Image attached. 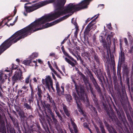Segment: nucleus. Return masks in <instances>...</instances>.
<instances>
[{"label": "nucleus", "instance_id": "c85d7f7f", "mask_svg": "<svg viewBox=\"0 0 133 133\" xmlns=\"http://www.w3.org/2000/svg\"><path fill=\"white\" fill-rule=\"evenodd\" d=\"M42 91L41 89L38 87V88L37 94H42Z\"/></svg>", "mask_w": 133, "mask_h": 133}, {"label": "nucleus", "instance_id": "4be33fe9", "mask_svg": "<svg viewBox=\"0 0 133 133\" xmlns=\"http://www.w3.org/2000/svg\"><path fill=\"white\" fill-rule=\"evenodd\" d=\"M82 55L84 56L88 57L90 56V54L87 52H84L82 53Z\"/></svg>", "mask_w": 133, "mask_h": 133}, {"label": "nucleus", "instance_id": "774afa93", "mask_svg": "<svg viewBox=\"0 0 133 133\" xmlns=\"http://www.w3.org/2000/svg\"><path fill=\"white\" fill-rule=\"evenodd\" d=\"M70 131L71 132V133H74L73 132V131H71L70 130Z\"/></svg>", "mask_w": 133, "mask_h": 133}, {"label": "nucleus", "instance_id": "6e6552de", "mask_svg": "<svg viewBox=\"0 0 133 133\" xmlns=\"http://www.w3.org/2000/svg\"><path fill=\"white\" fill-rule=\"evenodd\" d=\"M74 96L76 100V103L77 104L78 108V109L79 111V112H82L83 111L81 108L80 105L81 104V103L80 101V99L77 96L76 94H74Z\"/></svg>", "mask_w": 133, "mask_h": 133}, {"label": "nucleus", "instance_id": "aec40b11", "mask_svg": "<svg viewBox=\"0 0 133 133\" xmlns=\"http://www.w3.org/2000/svg\"><path fill=\"white\" fill-rule=\"evenodd\" d=\"M42 94H38V96L39 97V100L37 99V103L38 105H39V101H41V102H42V101L41 100V99L42 97V96L41 95Z\"/></svg>", "mask_w": 133, "mask_h": 133}, {"label": "nucleus", "instance_id": "f3484780", "mask_svg": "<svg viewBox=\"0 0 133 133\" xmlns=\"http://www.w3.org/2000/svg\"><path fill=\"white\" fill-rule=\"evenodd\" d=\"M24 105L27 109H30L31 108V107L26 103H24Z\"/></svg>", "mask_w": 133, "mask_h": 133}, {"label": "nucleus", "instance_id": "9b49d317", "mask_svg": "<svg viewBox=\"0 0 133 133\" xmlns=\"http://www.w3.org/2000/svg\"><path fill=\"white\" fill-rule=\"evenodd\" d=\"M47 100L49 101L50 102L52 103V105L55 106V103L52 100V97L49 95V93H48L47 94Z\"/></svg>", "mask_w": 133, "mask_h": 133}, {"label": "nucleus", "instance_id": "69168bd1", "mask_svg": "<svg viewBox=\"0 0 133 133\" xmlns=\"http://www.w3.org/2000/svg\"><path fill=\"white\" fill-rule=\"evenodd\" d=\"M5 79H6V77H7V76H6V74H5Z\"/></svg>", "mask_w": 133, "mask_h": 133}, {"label": "nucleus", "instance_id": "bf43d9fd", "mask_svg": "<svg viewBox=\"0 0 133 133\" xmlns=\"http://www.w3.org/2000/svg\"><path fill=\"white\" fill-rule=\"evenodd\" d=\"M33 62H34V63H35V64H36V62L35 61H33Z\"/></svg>", "mask_w": 133, "mask_h": 133}, {"label": "nucleus", "instance_id": "ea45409f", "mask_svg": "<svg viewBox=\"0 0 133 133\" xmlns=\"http://www.w3.org/2000/svg\"><path fill=\"white\" fill-rule=\"evenodd\" d=\"M34 92L33 90H31V96H34Z\"/></svg>", "mask_w": 133, "mask_h": 133}, {"label": "nucleus", "instance_id": "5fc2aeb1", "mask_svg": "<svg viewBox=\"0 0 133 133\" xmlns=\"http://www.w3.org/2000/svg\"><path fill=\"white\" fill-rule=\"evenodd\" d=\"M95 128H96V130L98 131V128L96 127H95Z\"/></svg>", "mask_w": 133, "mask_h": 133}, {"label": "nucleus", "instance_id": "09e8293b", "mask_svg": "<svg viewBox=\"0 0 133 133\" xmlns=\"http://www.w3.org/2000/svg\"><path fill=\"white\" fill-rule=\"evenodd\" d=\"M38 62L39 63H41L42 62V61L40 59H38Z\"/></svg>", "mask_w": 133, "mask_h": 133}, {"label": "nucleus", "instance_id": "c756f323", "mask_svg": "<svg viewBox=\"0 0 133 133\" xmlns=\"http://www.w3.org/2000/svg\"><path fill=\"white\" fill-rule=\"evenodd\" d=\"M49 56L51 57H54L55 58L56 57V56L55 55V54L54 52H51L49 55Z\"/></svg>", "mask_w": 133, "mask_h": 133}, {"label": "nucleus", "instance_id": "ddd939ff", "mask_svg": "<svg viewBox=\"0 0 133 133\" xmlns=\"http://www.w3.org/2000/svg\"><path fill=\"white\" fill-rule=\"evenodd\" d=\"M63 109L66 115L68 117H69L70 116V114L69 111L67 109L66 106H64L63 107Z\"/></svg>", "mask_w": 133, "mask_h": 133}, {"label": "nucleus", "instance_id": "e433bc0d", "mask_svg": "<svg viewBox=\"0 0 133 133\" xmlns=\"http://www.w3.org/2000/svg\"><path fill=\"white\" fill-rule=\"evenodd\" d=\"M50 114L51 115V116H52V119L54 118H55L52 112L51 111Z\"/></svg>", "mask_w": 133, "mask_h": 133}, {"label": "nucleus", "instance_id": "f257e3e1", "mask_svg": "<svg viewBox=\"0 0 133 133\" xmlns=\"http://www.w3.org/2000/svg\"><path fill=\"white\" fill-rule=\"evenodd\" d=\"M91 0H84L76 5L70 3L64 9L62 6L65 3L66 0H57L54 4L55 6L57 9L54 13L45 15L32 23V33L52 26L68 17V16L66 15L59 20L50 23H47L45 25H43L48 22L50 21L57 18L60 16L68 13H73L75 11H78L87 8V5Z\"/></svg>", "mask_w": 133, "mask_h": 133}, {"label": "nucleus", "instance_id": "a19ab883", "mask_svg": "<svg viewBox=\"0 0 133 133\" xmlns=\"http://www.w3.org/2000/svg\"><path fill=\"white\" fill-rule=\"evenodd\" d=\"M33 80L35 82H37V80L35 77L34 78Z\"/></svg>", "mask_w": 133, "mask_h": 133}, {"label": "nucleus", "instance_id": "20e7f679", "mask_svg": "<svg viewBox=\"0 0 133 133\" xmlns=\"http://www.w3.org/2000/svg\"><path fill=\"white\" fill-rule=\"evenodd\" d=\"M62 52L65 56L67 57L70 59H69L67 57H65V59L66 62L72 67H74L77 63L76 61L72 57L70 56L65 51L64 49H63V50L62 49Z\"/></svg>", "mask_w": 133, "mask_h": 133}, {"label": "nucleus", "instance_id": "a18cd8bd", "mask_svg": "<svg viewBox=\"0 0 133 133\" xmlns=\"http://www.w3.org/2000/svg\"><path fill=\"white\" fill-rule=\"evenodd\" d=\"M111 24H109L108 25V28L109 29H110V28H111Z\"/></svg>", "mask_w": 133, "mask_h": 133}, {"label": "nucleus", "instance_id": "cd10ccee", "mask_svg": "<svg viewBox=\"0 0 133 133\" xmlns=\"http://www.w3.org/2000/svg\"><path fill=\"white\" fill-rule=\"evenodd\" d=\"M5 80L4 79H2L1 75L0 76V83L1 84H3Z\"/></svg>", "mask_w": 133, "mask_h": 133}, {"label": "nucleus", "instance_id": "39448f33", "mask_svg": "<svg viewBox=\"0 0 133 133\" xmlns=\"http://www.w3.org/2000/svg\"><path fill=\"white\" fill-rule=\"evenodd\" d=\"M42 81L43 84H45L48 88H50V85L53 83V81L51 78L49 76H46L45 79H43Z\"/></svg>", "mask_w": 133, "mask_h": 133}, {"label": "nucleus", "instance_id": "603ef678", "mask_svg": "<svg viewBox=\"0 0 133 133\" xmlns=\"http://www.w3.org/2000/svg\"><path fill=\"white\" fill-rule=\"evenodd\" d=\"M93 82L94 84L95 83H96V80H95V79H94V81H93Z\"/></svg>", "mask_w": 133, "mask_h": 133}, {"label": "nucleus", "instance_id": "338daca9", "mask_svg": "<svg viewBox=\"0 0 133 133\" xmlns=\"http://www.w3.org/2000/svg\"><path fill=\"white\" fill-rule=\"evenodd\" d=\"M89 18L87 20V21L88 22L90 20H89Z\"/></svg>", "mask_w": 133, "mask_h": 133}, {"label": "nucleus", "instance_id": "de8ad7c7", "mask_svg": "<svg viewBox=\"0 0 133 133\" xmlns=\"http://www.w3.org/2000/svg\"><path fill=\"white\" fill-rule=\"evenodd\" d=\"M103 6V8H104V5L103 4H101V5H99V7H100V6Z\"/></svg>", "mask_w": 133, "mask_h": 133}, {"label": "nucleus", "instance_id": "bb28decb", "mask_svg": "<svg viewBox=\"0 0 133 133\" xmlns=\"http://www.w3.org/2000/svg\"><path fill=\"white\" fill-rule=\"evenodd\" d=\"M66 98L68 101H70L72 99V97L70 95H68L67 96Z\"/></svg>", "mask_w": 133, "mask_h": 133}, {"label": "nucleus", "instance_id": "052dcab7", "mask_svg": "<svg viewBox=\"0 0 133 133\" xmlns=\"http://www.w3.org/2000/svg\"><path fill=\"white\" fill-rule=\"evenodd\" d=\"M96 16V15H95V16H94L92 17L91 19H92L93 18H94Z\"/></svg>", "mask_w": 133, "mask_h": 133}, {"label": "nucleus", "instance_id": "5701e85b", "mask_svg": "<svg viewBox=\"0 0 133 133\" xmlns=\"http://www.w3.org/2000/svg\"><path fill=\"white\" fill-rule=\"evenodd\" d=\"M69 50L70 53L71 54L74 56L76 57L77 58V60H78V58L76 55L74 53V52L72 51V50L70 48H69Z\"/></svg>", "mask_w": 133, "mask_h": 133}, {"label": "nucleus", "instance_id": "a878e982", "mask_svg": "<svg viewBox=\"0 0 133 133\" xmlns=\"http://www.w3.org/2000/svg\"><path fill=\"white\" fill-rule=\"evenodd\" d=\"M56 113V114L57 116L59 117L60 119L61 120L62 119V118L61 116V115L60 114L59 112L57 111H55Z\"/></svg>", "mask_w": 133, "mask_h": 133}, {"label": "nucleus", "instance_id": "13d9d810", "mask_svg": "<svg viewBox=\"0 0 133 133\" xmlns=\"http://www.w3.org/2000/svg\"><path fill=\"white\" fill-rule=\"evenodd\" d=\"M23 13L25 16H26L27 15L26 14L25 12H24Z\"/></svg>", "mask_w": 133, "mask_h": 133}, {"label": "nucleus", "instance_id": "0eeeda50", "mask_svg": "<svg viewBox=\"0 0 133 133\" xmlns=\"http://www.w3.org/2000/svg\"><path fill=\"white\" fill-rule=\"evenodd\" d=\"M98 16H97L96 18L92 20L87 26L86 28L85 32L87 33H88L89 32V31H90L91 28V27L92 26H94L95 28V27L96 26L94 25L96 23V19L98 18Z\"/></svg>", "mask_w": 133, "mask_h": 133}, {"label": "nucleus", "instance_id": "4c0bfd02", "mask_svg": "<svg viewBox=\"0 0 133 133\" xmlns=\"http://www.w3.org/2000/svg\"><path fill=\"white\" fill-rule=\"evenodd\" d=\"M62 69L63 71H65V67H64V66L63 65L62 66Z\"/></svg>", "mask_w": 133, "mask_h": 133}, {"label": "nucleus", "instance_id": "423d86ee", "mask_svg": "<svg viewBox=\"0 0 133 133\" xmlns=\"http://www.w3.org/2000/svg\"><path fill=\"white\" fill-rule=\"evenodd\" d=\"M56 89L58 94L59 96L62 95H63L64 92V88L63 86H61V88H60L59 83L58 82H56L55 83Z\"/></svg>", "mask_w": 133, "mask_h": 133}, {"label": "nucleus", "instance_id": "dca6fc26", "mask_svg": "<svg viewBox=\"0 0 133 133\" xmlns=\"http://www.w3.org/2000/svg\"><path fill=\"white\" fill-rule=\"evenodd\" d=\"M32 60H24L23 61V63L26 65H29L31 63Z\"/></svg>", "mask_w": 133, "mask_h": 133}, {"label": "nucleus", "instance_id": "3c124183", "mask_svg": "<svg viewBox=\"0 0 133 133\" xmlns=\"http://www.w3.org/2000/svg\"><path fill=\"white\" fill-rule=\"evenodd\" d=\"M75 69H76V70L78 72V71H79V69H78L76 67H75Z\"/></svg>", "mask_w": 133, "mask_h": 133}, {"label": "nucleus", "instance_id": "7c9ffc66", "mask_svg": "<svg viewBox=\"0 0 133 133\" xmlns=\"http://www.w3.org/2000/svg\"><path fill=\"white\" fill-rule=\"evenodd\" d=\"M83 126L85 128H88V125L87 124V123L86 122H85L83 123Z\"/></svg>", "mask_w": 133, "mask_h": 133}, {"label": "nucleus", "instance_id": "c03bdc74", "mask_svg": "<svg viewBox=\"0 0 133 133\" xmlns=\"http://www.w3.org/2000/svg\"><path fill=\"white\" fill-rule=\"evenodd\" d=\"M53 119L54 122H56L57 121V120L55 118H53Z\"/></svg>", "mask_w": 133, "mask_h": 133}, {"label": "nucleus", "instance_id": "e2e57ef3", "mask_svg": "<svg viewBox=\"0 0 133 133\" xmlns=\"http://www.w3.org/2000/svg\"><path fill=\"white\" fill-rule=\"evenodd\" d=\"M61 49L62 50V49L63 50V49H64L63 47V46L61 48Z\"/></svg>", "mask_w": 133, "mask_h": 133}, {"label": "nucleus", "instance_id": "c9c22d12", "mask_svg": "<svg viewBox=\"0 0 133 133\" xmlns=\"http://www.w3.org/2000/svg\"><path fill=\"white\" fill-rule=\"evenodd\" d=\"M124 42H125V43L126 44H127V43H128V41H127V39L126 38H124Z\"/></svg>", "mask_w": 133, "mask_h": 133}, {"label": "nucleus", "instance_id": "4468645a", "mask_svg": "<svg viewBox=\"0 0 133 133\" xmlns=\"http://www.w3.org/2000/svg\"><path fill=\"white\" fill-rule=\"evenodd\" d=\"M48 64L49 66V68H50L51 70L55 74H56L57 72H56L54 70V69L53 68L52 66L51 65V64L50 63V62L49 61H48Z\"/></svg>", "mask_w": 133, "mask_h": 133}, {"label": "nucleus", "instance_id": "6e6d98bb", "mask_svg": "<svg viewBox=\"0 0 133 133\" xmlns=\"http://www.w3.org/2000/svg\"><path fill=\"white\" fill-rule=\"evenodd\" d=\"M16 61L18 62H19V59H16Z\"/></svg>", "mask_w": 133, "mask_h": 133}, {"label": "nucleus", "instance_id": "9d476101", "mask_svg": "<svg viewBox=\"0 0 133 133\" xmlns=\"http://www.w3.org/2000/svg\"><path fill=\"white\" fill-rule=\"evenodd\" d=\"M28 86L26 84H25L22 87L21 90H19L18 91V93H19L20 92L21 93L22 91H23L24 92H26V91H28Z\"/></svg>", "mask_w": 133, "mask_h": 133}, {"label": "nucleus", "instance_id": "473e14b6", "mask_svg": "<svg viewBox=\"0 0 133 133\" xmlns=\"http://www.w3.org/2000/svg\"><path fill=\"white\" fill-rule=\"evenodd\" d=\"M53 83H52V84H51V85H50V87H51V88H52V90L54 91H55V90L54 89V88L53 87Z\"/></svg>", "mask_w": 133, "mask_h": 133}, {"label": "nucleus", "instance_id": "393cba45", "mask_svg": "<svg viewBox=\"0 0 133 133\" xmlns=\"http://www.w3.org/2000/svg\"><path fill=\"white\" fill-rule=\"evenodd\" d=\"M53 65L55 67L56 69L57 70L59 71L60 72H61V71L59 70L58 67L57 66L56 63L55 61H54V64H53Z\"/></svg>", "mask_w": 133, "mask_h": 133}, {"label": "nucleus", "instance_id": "2f4dec72", "mask_svg": "<svg viewBox=\"0 0 133 133\" xmlns=\"http://www.w3.org/2000/svg\"><path fill=\"white\" fill-rule=\"evenodd\" d=\"M78 74L81 76V77L83 76L84 77V75L81 72L79 71L78 72Z\"/></svg>", "mask_w": 133, "mask_h": 133}, {"label": "nucleus", "instance_id": "0e129e2a", "mask_svg": "<svg viewBox=\"0 0 133 133\" xmlns=\"http://www.w3.org/2000/svg\"><path fill=\"white\" fill-rule=\"evenodd\" d=\"M2 21L0 23V26H1V25H2Z\"/></svg>", "mask_w": 133, "mask_h": 133}, {"label": "nucleus", "instance_id": "49530a36", "mask_svg": "<svg viewBox=\"0 0 133 133\" xmlns=\"http://www.w3.org/2000/svg\"><path fill=\"white\" fill-rule=\"evenodd\" d=\"M18 16H17L16 17V19H15V21H14V22H16L17 21V19H18Z\"/></svg>", "mask_w": 133, "mask_h": 133}, {"label": "nucleus", "instance_id": "8fccbe9b", "mask_svg": "<svg viewBox=\"0 0 133 133\" xmlns=\"http://www.w3.org/2000/svg\"><path fill=\"white\" fill-rule=\"evenodd\" d=\"M88 130H89L90 131V133H92V131H91V129H90L89 127H88V128H87Z\"/></svg>", "mask_w": 133, "mask_h": 133}, {"label": "nucleus", "instance_id": "680f3d73", "mask_svg": "<svg viewBox=\"0 0 133 133\" xmlns=\"http://www.w3.org/2000/svg\"><path fill=\"white\" fill-rule=\"evenodd\" d=\"M74 132H75V133H78L77 132V129H76V132L75 131H74Z\"/></svg>", "mask_w": 133, "mask_h": 133}, {"label": "nucleus", "instance_id": "1a4fd4ad", "mask_svg": "<svg viewBox=\"0 0 133 133\" xmlns=\"http://www.w3.org/2000/svg\"><path fill=\"white\" fill-rule=\"evenodd\" d=\"M21 75L18 73L16 74L13 77L12 79L13 81L15 82L16 80L20 79L21 78Z\"/></svg>", "mask_w": 133, "mask_h": 133}, {"label": "nucleus", "instance_id": "864d4df0", "mask_svg": "<svg viewBox=\"0 0 133 133\" xmlns=\"http://www.w3.org/2000/svg\"><path fill=\"white\" fill-rule=\"evenodd\" d=\"M34 96H31V99H34Z\"/></svg>", "mask_w": 133, "mask_h": 133}, {"label": "nucleus", "instance_id": "72a5a7b5", "mask_svg": "<svg viewBox=\"0 0 133 133\" xmlns=\"http://www.w3.org/2000/svg\"><path fill=\"white\" fill-rule=\"evenodd\" d=\"M46 108L48 109L49 110L50 109V105L49 104H47L46 106Z\"/></svg>", "mask_w": 133, "mask_h": 133}, {"label": "nucleus", "instance_id": "b1692460", "mask_svg": "<svg viewBox=\"0 0 133 133\" xmlns=\"http://www.w3.org/2000/svg\"><path fill=\"white\" fill-rule=\"evenodd\" d=\"M100 127L101 128V130L102 131V133H106L104 129V126L102 124H101L100 126Z\"/></svg>", "mask_w": 133, "mask_h": 133}, {"label": "nucleus", "instance_id": "6ab92c4d", "mask_svg": "<svg viewBox=\"0 0 133 133\" xmlns=\"http://www.w3.org/2000/svg\"><path fill=\"white\" fill-rule=\"evenodd\" d=\"M82 77V78L85 83L86 84H87L88 83V79L85 77L84 75V77L83 76Z\"/></svg>", "mask_w": 133, "mask_h": 133}, {"label": "nucleus", "instance_id": "2eb2a0df", "mask_svg": "<svg viewBox=\"0 0 133 133\" xmlns=\"http://www.w3.org/2000/svg\"><path fill=\"white\" fill-rule=\"evenodd\" d=\"M71 122L72 125V126H73V128L74 130V131H75L76 132L77 128V126L76 124H75V123L74 122H73V121L71 119Z\"/></svg>", "mask_w": 133, "mask_h": 133}, {"label": "nucleus", "instance_id": "a211bd4d", "mask_svg": "<svg viewBox=\"0 0 133 133\" xmlns=\"http://www.w3.org/2000/svg\"><path fill=\"white\" fill-rule=\"evenodd\" d=\"M38 56V54L37 53H32L31 56V58L32 59H34L37 57Z\"/></svg>", "mask_w": 133, "mask_h": 133}, {"label": "nucleus", "instance_id": "58836bf2", "mask_svg": "<svg viewBox=\"0 0 133 133\" xmlns=\"http://www.w3.org/2000/svg\"><path fill=\"white\" fill-rule=\"evenodd\" d=\"M33 101V100L31 99H29L28 100L29 102L30 103H31V102H32Z\"/></svg>", "mask_w": 133, "mask_h": 133}, {"label": "nucleus", "instance_id": "f03ea898", "mask_svg": "<svg viewBox=\"0 0 133 133\" xmlns=\"http://www.w3.org/2000/svg\"><path fill=\"white\" fill-rule=\"evenodd\" d=\"M54 1V0H49L46 1L41 2L35 4L31 6H26L25 7V10L27 12H31L47 4L52 3Z\"/></svg>", "mask_w": 133, "mask_h": 133}, {"label": "nucleus", "instance_id": "412c9836", "mask_svg": "<svg viewBox=\"0 0 133 133\" xmlns=\"http://www.w3.org/2000/svg\"><path fill=\"white\" fill-rule=\"evenodd\" d=\"M30 75L29 76L25 79V83L26 84H28L29 82Z\"/></svg>", "mask_w": 133, "mask_h": 133}, {"label": "nucleus", "instance_id": "4d7b16f0", "mask_svg": "<svg viewBox=\"0 0 133 133\" xmlns=\"http://www.w3.org/2000/svg\"><path fill=\"white\" fill-rule=\"evenodd\" d=\"M101 42H102V43H104V41L103 40H102L101 41Z\"/></svg>", "mask_w": 133, "mask_h": 133}, {"label": "nucleus", "instance_id": "f8f14e48", "mask_svg": "<svg viewBox=\"0 0 133 133\" xmlns=\"http://www.w3.org/2000/svg\"><path fill=\"white\" fill-rule=\"evenodd\" d=\"M114 35V34L112 32H111L110 34H109L108 35L107 37V41L109 43V42H110L111 38L113 37Z\"/></svg>", "mask_w": 133, "mask_h": 133}, {"label": "nucleus", "instance_id": "79ce46f5", "mask_svg": "<svg viewBox=\"0 0 133 133\" xmlns=\"http://www.w3.org/2000/svg\"><path fill=\"white\" fill-rule=\"evenodd\" d=\"M16 11H17V10L15 8V9H14V15H15L16 14Z\"/></svg>", "mask_w": 133, "mask_h": 133}, {"label": "nucleus", "instance_id": "f704fd0d", "mask_svg": "<svg viewBox=\"0 0 133 133\" xmlns=\"http://www.w3.org/2000/svg\"><path fill=\"white\" fill-rule=\"evenodd\" d=\"M52 77H53V78L54 80H55V81H56V78L55 75L53 73H52Z\"/></svg>", "mask_w": 133, "mask_h": 133}, {"label": "nucleus", "instance_id": "37998d69", "mask_svg": "<svg viewBox=\"0 0 133 133\" xmlns=\"http://www.w3.org/2000/svg\"><path fill=\"white\" fill-rule=\"evenodd\" d=\"M66 39H64L63 41L61 43V44H64V42H65V41H66Z\"/></svg>", "mask_w": 133, "mask_h": 133}, {"label": "nucleus", "instance_id": "7ed1b4c3", "mask_svg": "<svg viewBox=\"0 0 133 133\" xmlns=\"http://www.w3.org/2000/svg\"><path fill=\"white\" fill-rule=\"evenodd\" d=\"M75 89L78 95L80 97L81 99L85 102L86 100L88 101L87 96L86 94L84 92L83 89L81 86L77 85L76 84H75Z\"/></svg>", "mask_w": 133, "mask_h": 133}]
</instances>
